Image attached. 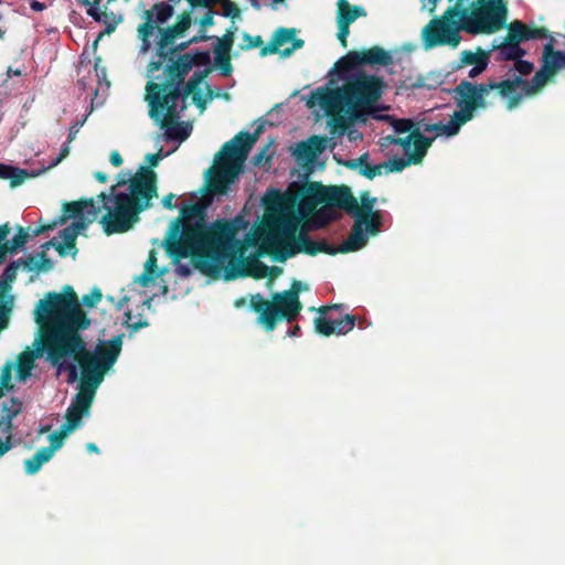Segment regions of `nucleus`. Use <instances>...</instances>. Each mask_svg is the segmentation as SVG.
<instances>
[{
	"label": "nucleus",
	"mask_w": 565,
	"mask_h": 565,
	"mask_svg": "<svg viewBox=\"0 0 565 565\" xmlns=\"http://www.w3.org/2000/svg\"><path fill=\"white\" fill-rule=\"evenodd\" d=\"M241 218L205 221V206L190 203L181 207L180 217L170 226L167 253L175 260L191 257L203 274L218 271L228 258L239 230Z\"/></svg>",
	"instance_id": "1"
},
{
	"label": "nucleus",
	"mask_w": 565,
	"mask_h": 565,
	"mask_svg": "<svg viewBox=\"0 0 565 565\" xmlns=\"http://www.w3.org/2000/svg\"><path fill=\"white\" fill-rule=\"evenodd\" d=\"M55 308L58 313H62L64 331V338L60 341L62 351L54 353L55 359L76 354L78 358H84L86 362L109 371L121 352L124 334L100 343L95 353H92L81 334L82 330L90 326V319L81 307L78 297L71 286H66L64 292L60 294Z\"/></svg>",
	"instance_id": "2"
},
{
	"label": "nucleus",
	"mask_w": 565,
	"mask_h": 565,
	"mask_svg": "<svg viewBox=\"0 0 565 565\" xmlns=\"http://www.w3.org/2000/svg\"><path fill=\"white\" fill-rule=\"evenodd\" d=\"M58 292L50 291L40 300L34 310V320L39 324L40 335L35 341V349H26L17 358V376L19 381H26L35 365V360L46 354V360L60 372L67 371L68 383L78 379V372L74 363L67 362L66 356L55 359L54 353L61 351V339L64 338L62 313L55 308L58 301Z\"/></svg>",
	"instance_id": "3"
},
{
	"label": "nucleus",
	"mask_w": 565,
	"mask_h": 565,
	"mask_svg": "<svg viewBox=\"0 0 565 565\" xmlns=\"http://www.w3.org/2000/svg\"><path fill=\"white\" fill-rule=\"evenodd\" d=\"M111 185L110 193L97 195L107 213L100 218L107 235L125 233L139 221V214L151 206V200L158 196L157 174L147 166H140L129 183V192H116Z\"/></svg>",
	"instance_id": "4"
},
{
	"label": "nucleus",
	"mask_w": 565,
	"mask_h": 565,
	"mask_svg": "<svg viewBox=\"0 0 565 565\" xmlns=\"http://www.w3.org/2000/svg\"><path fill=\"white\" fill-rule=\"evenodd\" d=\"M263 131L258 126L253 134L241 131L233 139L225 142L215 158L216 166L205 173L204 191L211 195L226 194L231 183L239 173L241 164Z\"/></svg>",
	"instance_id": "5"
},
{
	"label": "nucleus",
	"mask_w": 565,
	"mask_h": 565,
	"mask_svg": "<svg viewBox=\"0 0 565 565\" xmlns=\"http://www.w3.org/2000/svg\"><path fill=\"white\" fill-rule=\"evenodd\" d=\"M306 289L299 280H294L290 289L274 292L270 300H266L262 295L256 294L250 297L249 307L258 313L257 323L267 332L276 329L279 321L292 322L302 310V303L299 299V292Z\"/></svg>",
	"instance_id": "6"
},
{
	"label": "nucleus",
	"mask_w": 565,
	"mask_h": 565,
	"mask_svg": "<svg viewBox=\"0 0 565 565\" xmlns=\"http://www.w3.org/2000/svg\"><path fill=\"white\" fill-rule=\"evenodd\" d=\"M174 9L167 2H157L150 9L142 12L141 18L145 20L137 29L138 38L141 40V50L147 52L150 46V38L154 30L159 31V52L162 53L164 47L172 45L175 39L182 36L191 26V12L184 11L179 15L177 23L160 28V24L167 23L173 15Z\"/></svg>",
	"instance_id": "7"
},
{
	"label": "nucleus",
	"mask_w": 565,
	"mask_h": 565,
	"mask_svg": "<svg viewBox=\"0 0 565 565\" xmlns=\"http://www.w3.org/2000/svg\"><path fill=\"white\" fill-rule=\"evenodd\" d=\"M383 87L382 78L362 73L349 81L341 90L335 89L330 93V96L323 95L321 104L327 103V98H331L347 108L351 120H356L361 110L370 108L381 98Z\"/></svg>",
	"instance_id": "8"
},
{
	"label": "nucleus",
	"mask_w": 565,
	"mask_h": 565,
	"mask_svg": "<svg viewBox=\"0 0 565 565\" xmlns=\"http://www.w3.org/2000/svg\"><path fill=\"white\" fill-rule=\"evenodd\" d=\"M302 200L299 203V212L302 215H310L319 204L344 210L348 214L360 215L358 200L348 185H323L320 182H306L301 189Z\"/></svg>",
	"instance_id": "9"
},
{
	"label": "nucleus",
	"mask_w": 565,
	"mask_h": 565,
	"mask_svg": "<svg viewBox=\"0 0 565 565\" xmlns=\"http://www.w3.org/2000/svg\"><path fill=\"white\" fill-rule=\"evenodd\" d=\"M462 31L477 34H491L502 29L508 9L503 0H476L470 10L459 6Z\"/></svg>",
	"instance_id": "10"
},
{
	"label": "nucleus",
	"mask_w": 565,
	"mask_h": 565,
	"mask_svg": "<svg viewBox=\"0 0 565 565\" xmlns=\"http://www.w3.org/2000/svg\"><path fill=\"white\" fill-rule=\"evenodd\" d=\"M316 244L302 232L297 237L291 232H266L260 235L259 254L270 255L274 260L285 263L298 253L316 256L320 249Z\"/></svg>",
	"instance_id": "11"
},
{
	"label": "nucleus",
	"mask_w": 565,
	"mask_h": 565,
	"mask_svg": "<svg viewBox=\"0 0 565 565\" xmlns=\"http://www.w3.org/2000/svg\"><path fill=\"white\" fill-rule=\"evenodd\" d=\"M522 76L519 74L500 82L488 81L480 84L463 79V87L472 94L481 110L491 106L488 96L492 90H495L501 98H505L507 108L512 110L520 105L523 95L526 96V90L529 89V81Z\"/></svg>",
	"instance_id": "12"
},
{
	"label": "nucleus",
	"mask_w": 565,
	"mask_h": 565,
	"mask_svg": "<svg viewBox=\"0 0 565 565\" xmlns=\"http://www.w3.org/2000/svg\"><path fill=\"white\" fill-rule=\"evenodd\" d=\"M459 2L457 0L456 4L448 7L443 15L433 18L423 29L422 38L426 49L459 45L461 40L459 31L462 30L461 20H459Z\"/></svg>",
	"instance_id": "13"
},
{
	"label": "nucleus",
	"mask_w": 565,
	"mask_h": 565,
	"mask_svg": "<svg viewBox=\"0 0 565 565\" xmlns=\"http://www.w3.org/2000/svg\"><path fill=\"white\" fill-rule=\"evenodd\" d=\"M465 86L461 81L454 89L456 94V104L459 110H456L448 124L436 122L424 125L425 132H436L437 136L454 137L459 134L460 128L472 120L477 110H481L475 97Z\"/></svg>",
	"instance_id": "14"
},
{
	"label": "nucleus",
	"mask_w": 565,
	"mask_h": 565,
	"mask_svg": "<svg viewBox=\"0 0 565 565\" xmlns=\"http://www.w3.org/2000/svg\"><path fill=\"white\" fill-rule=\"evenodd\" d=\"M166 79L162 83L148 82L146 86V99L149 104V116H156L157 105L169 104L170 96L178 94V102L181 98V86L184 83V75L178 70L173 62L164 68Z\"/></svg>",
	"instance_id": "15"
},
{
	"label": "nucleus",
	"mask_w": 565,
	"mask_h": 565,
	"mask_svg": "<svg viewBox=\"0 0 565 565\" xmlns=\"http://www.w3.org/2000/svg\"><path fill=\"white\" fill-rule=\"evenodd\" d=\"M178 94L175 93L170 96L169 104H158L156 116L150 117L160 122V127L166 130L168 140L184 141L191 134V127L179 120L182 110L178 108Z\"/></svg>",
	"instance_id": "16"
},
{
	"label": "nucleus",
	"mask_w": 565,
	"mask_h": 565,
	"mask_svg": "<svg viewBox=\"0 0 565 565\" xmlns=\"http://www.w3.org/2000/svg\"><path fill=\"white\" fill-rule=\"evenodd\" d=\"M63 212L64 215L60 218V223L63 224L68 218H74L75 221L68 226L75 230L78 235L97 220L100 207L96 205L93 198L79 199L78 201L65 202Z\"/></svg>",
	"instance_id": "17"
},
{
	"label": "nucleus",
	"mask_w": 565,
	"mask_h": 565,
	"mask_svg": "<svg viewBox=\"0 0 565 565\" xmlns=\"http://www.w3.org/2000/svg\"><path fill=\"white\" fill-rule=\"evenodd\" d=\"M392 63L393 58L390 52L375 45L360 52L350 51L335 63V68L342 72H350L360 65L387 66Z\"/></svg>",
	"instance_id": "18"
},
{
	"label": "nucleus",
	"mask_w": 565,
	"mask_h": 565,
	"mask_svg": "<svg viewBox=\"0 0 565 565\" xmlns=\"http://www.w3.org/2000/svg\"><path fill=\"white\" fill-rule=\"evenodd\" d=\"M22 402L11 397L1 403L0 414V458L15 446L12 420L22 412Z\"/></svg>",
	"instance_id": "19"
},
{
	"label": "nucleus",
	"mask_w": 565,
	"mask_h": 565,
	"mask_svg": "<svg viewBox=\"0 0 565 565\" xmlns=\"http://www.w3.org/2000/svg\"><path fill=\"white\" fill-rule=\"evenodd\" d=\"M237 241L235 239L234 246L228 257V266L225 270V279L232 280L237 277H253L260 279L269 274V267L257 258L239 259L235 256Z\"/></svg>",
	"instance_id": "20"
},
{
	"label": "nucleus",
	"mask_w": 565,
	"mask_h": 565,
	"mask_svg": "<svg viewBox=\"0 0 565 565\" xmlns=\"http://www.w3.org/2000/svg\"><path fill=\"white\" fill-rule=\"evenodd\" d=\"M67 358L73 359L82 369V379L76 394L94 402L96 391L107 371H104L98 365L86 362L84 358H78L76 354H67Z\"/></svg>",
	"instance_id": "21"
},
{
	"label": "nucleus",
	"mask_w": 565,
	"mask_h": 565,
	"mask_svg": "<svg viewBox=\"0 0 565 565\" xmlns=\"http://www.w3.org/2000/svg\"><path fill=\"white\" fill-rule=\"evenodd\" d=\"M92 404L93 401L75 394L65 413V423L63 425L66 427V430L74 431L79 427L83 417L89 415Z\"/></svg>",
	"instance_id": "22"
},
{
	"label": "nucleus",
	"mask_w": 565,
	"mask_h": 565,
	"mask_svg": "<svg viewBox=\"0 0 565 565\" xmlns=\"http://www.w3.org/2000/svg\"><path fill=\"white\" fill-rule=\"evenodd\" d=\"M509 33L511 34V39L519 43L529 40L546 39L548 36L547 29L541 26L531 28L519 20L510 23Z\"/></svg>",
	"instance_id": "23"
},
{
	"label": "nucleus",
	"mask_w": 565,
	"mask_h": 565,
	"mask_svg": "<svg viewBox=\"0 0 565 565\" xmlns=\"http://www.w3.org/2000/svg\"><path fill=\"white\" fill-rule=\"evenodd\" d=\"M435 138L425 137L419 129L412 130L406 137H397L396 146H401L405 153L408 154L411 147L414 146L412 152H417L420 148L423 152V159L425 158L429 147L431 146Z\"/></svg>",
	"instance_id": "24"
},
{
	"label": "nucleus",
	"mask_w": 565,
	"mask_h": 565,
	"mask_svg": "<svg viewBox=\"0 0 565 565\" xmlns=\"http://www.w3.org/2000/svg\"><path fill=\"white\" fill-rule=\"evenodd\" d=\"M297 30L291 28H278L274 34L273 39L276 41L279 47L284 46L286 43L291 42V46L285 47L280 51V54L284 57L290 56L296 50L301 49L305 45V41L302 39L296 38Z\"/></svg>",
	"instance_id": "25"
},
{
	"label": "nucleus",
	"mask_w": 565,
	"mask_h": 565,
	"mask_svg": "<svg viewBox=\"0 0 565 565\" xmlns=\"http://www.w3.org/2000/svg\"><path fill=\"white\" fill-rule=\"evenodd\" d=\"M355 218V223L352 227V232L349 237L339 246L340 253H350L361 249L367 242L366 236L362 228V213L360 215H352Z\"/></svg>",
	"instance_id": "26"
},
{
	"label": "nucleus",
	"mask_w": 565,
	"mask_h": 565,
	"mask_svg": "<svg viewBox=\"0 0 565 565\" xmlns=\"http://www.w3.org/2000/svg\"><path fill=\"white\" fill-rule=\"evenodd\" d=\"M205 74H207V71L204 74L196 72L185 84L183 83V85L181 86V98L183 102L181 110H184L186 108V97L192 94L195 105L201 109L205 108V100L202 99L199 89V85Z\"/></svg>",
	"instance_id": "27"
},
{
	"label": "nucleus",
	"mask_w": 565,
	"mask_h": 565,
	"mask_svg": "<svg viewBox=\"0 0 565 565\" xmlns=\"http://www.w3.org/2000/svg\"><path fill=\"white\" fill-rule=\"evenodd\" d=\"M492 50L499 51V58L501 61H515L526 54V51L520 46V43L511 39L509 32L503 42L498 45L493 44Z\"/></svg>",
	"instance_id": "28"
},
{
	"label": "nucleus",
	"mask_w": 565,
	"mask_h": 565,
	"mask_svg": "<svg viewBox=\"0 0 565 565\" xmlns=\"http://www.w3.org/2000/svg\"><path fill=\"white\" fill-rule=\"evenodd\" d=\"M17 234L11 238V241L4 242V244L0 247V263H2L8 254L15 255L18 254L32 236L29 233V228H24L22 226L17 227Z\"/></svg>",
	"instance_id": "29"
},
{
	"label": "nucleus",
	"mask_w": 565,
	"mask_h": 565,
	"mask_svg": "<svg viewBox=\"0 0 565 565\" xmlns=\"http://www.w3.org/2000/svg\"><path fill=\"white\" fill-rule=\"evenodd\" d=\"M337 23L350 25L358 18L366 15L363 7L351 6L348 0H338Z\"/></svg>",
	"instance_id": "30"
},
{
	"label": "nucleus",
	"mask_w": 565,
	"mask_h": 565,
	"mask_svg": "<svg viewBox=\"0 0 565 565\" xmlns=\"http://www.w3.org/2000/svg\"><path fill=\"white\" fill-rule=\"evenodd\" d=\"M423 161V152L420 148L417 152H411L407 158L394 157L385 162L386 172L396 173L403 171L411 164H419Z\"/></svg>",
	"instance_id": "31"
},
{
	"label": "nucleus",
	"mask_w": 565,
	"mask_h": 565,
	"mask_svg": "<svg viewBox=\"0 0 565 565\" xmlns=\"http://www.w3.org/2000/svg\"><path fill=\"white\" fill-rule=\"evenodd\" d=\"M32 175L33 174L29 173L24 169L0 163V179L9 180L11 188L21 185L29 177Z\"/></svg>",
	"instance_id": "32"
},
{
	"label": "nucleus",
	"mask_w": 565,
	"mask_h": 565,
	"mask_svg": "<svg viewBox=\"0 0 565 565\" xmlns=\"http://www.w3.org/2000/svg\"><path fill=\"white\" fill-rule=\"evenodd\" d=\"M21 263L29 271H49L53 267L52 260L47 257L44 250L36 255L26 256V258L21 259Z\"/></svg>",
	"instance_id": "33"
},
{
	"label": "nucleus",
	"mask_w": 565,
	"mask_h": 565,
	"mask_svg": "<svg viewBox=\"0 0 565 565\" xmlns=\"http://www.w3.org/2000/svg\"><path fill=\"white\" fill-rule=\"evenodd\" d=\"M554 75L547 63L544 62V65L541 70H539L534 77L532 78V82H529V89L526 90V96H533L537 94L551 79V77Z\"/></svg>",
	"instance_id": "34"
},
{
	"label": "nucleus",
	"mask_w": 565,
	"mask_h": 565,
	"mask_svg": "<svg viewBox=\"0 0 565 565\" xmlns=\"http://www.w3.org/2000/svg\"><path fill=\"white\" fill-rule=\"evenodd\" d=\"M543 58L554 74L559 68H565V53L562 51H554L552 41L544 46Z\"/></svg>",
	"instance_id": "35"
},
{
	"label": "nucleus",
	"mask_w": 565,
	"mask_h": 565,
	"mask_svg": "<svg viewBox=\"0 0 565 565\" xmlns=\"http://www.w3.org/2000/svg\"><path fill=\"white\" fill-rule=\"evenodd\" d=\"M52 457L53 456L44 448L39 449L31 458L24 460L25 472L28 475H35Z\"/></svg>",
	"instance_id": "36"
},
{
	"label": "nucleus",
	"mask_w": 565,
	"mask_h": 565,
	"mask_svg": "<svg viewBox=\"0 0 565 565\" xmlns=\"http://www.w3.org/2000/svg\"><path fill=\"white\" fill-rule=\"evenodd\" d=\"M483 60L486 62L490 61V51H484L480 47L477 49V52L469 50L462 51L460 53V64L458 65V68L463 65H477Z\"/></svg>",
	"instance_id": "37"
},
{
	"label": "nucleus",
	"mask_w": 565,
	"mask_h": 565,
	"mask_svg": "<svg viewBox=\"0 0 565 565\" xmlns=\"http://www.w3.org/2000/svg\"><path fill=\"white\" fill-rule=\"evenodd\" d=\"M294 154L298 162L302 163L303 166L312 164L317 159L315 152L311 150L307 141L299 142L294 151Z\"/></svg>",
	"instance_id": "38"
},
{
	"label": "nucleus",
	"mask_w": 565,
	"mask_h": 565,
	"mask_svg": "<svg viewBox=\"0 0 565 565\" xmlns=\"http://www.w3.org/2000/svg\"><path fill=\"white\" fill-rule=\"evenodd\" d=\"M70 433H72V430H66V427L62 425L60 431H54L50 435V446L43 448L53 456L54 452L63 446L64 439Z\"/></svg>",
	"instance_id": "39"
},
{
	"label": "nucleus",
	"mask_w": 565,
	"mask_h": 565,
	"mask_svg": "<svg viewBox=\"0 0 565 565\" xmlns=\"http://www.w3.org/2000/svg\"><path fill=\"white\" fill-rule=\"evenodd\" d=\"M362 220V225H365V230L370 235H375L380 232L382 225V216L379 211H375L373 214L363 215L360 218Z\"/></svg>",
	"instance_id": "40"
},
{
	"label": "nucleus",
	"mask_w": 565,
	"mask_h": 565,
	"mask_svg": "<svg viewBox=\"0 0 565 565\" xmlns=\"http://www.w3.org/2000/svg\"><path fill=\"white\" fill-rule=\"evenodd\" d=\"M355 316L347 313L343 318L332 320L334 322L335 334H347L355 326Z\"/></svg>",
	"instance_id": "41"
},
{
	"label": "nucleus",
	"mask_w": 565,
	"mask_h": 565,
	"mask_svg": "<svg viewBox=\"0 0 565 565\" xmlns=\"http://www.w3.org/2000/svg\"><path fill=\"white\" fill-rule=\"evenodd\" d=\"M313 323L317 333L323 337H330L331 334H334V322H332V320H329L323 316H319L315 318Z\"/></svg>",
	"instance_id": "42"
},
{
	"label": "nucleus",
	"mask_w": 565,
	"mask_h": 565,
	"mask_svg": "<svg viewBox=\"0 0 565 565\" xmlns=\"http://www.w3.org/2000/svg\"><path fill=\"white\" fill-rule=\"evenodd\" d=\"M214 54H215L214 62H215V65L218 67L221 75L224 77L231 76V74L233 72V67H232V63H231V54H224V53H220V52H216Z\"/></svg>",
	"instance_id": "43"
},
{
	"label": "nucleus",
	"mask_w": 565,
	"mask_h": 565,
	"mask_svg": "<svg viewBox=\"0 0 565 565\" xmlns=\"http://www.w3.org/2000/svg\"><path fill=\"white\" fill-rule=\"evenodd\" d=\"M234 44V33L232 30H227L226 33L218 39L214 53L220 52L224 54H231V50Z\"/></svg>",
	"instance_id": "44"
},
{
	"label": "nucleus",
	"mask_w": 565,
	"mask_h": 565,
	"mask_svg": "<svg viewBox=\"0 0 565 565\" xmlns=\"http://www.w3.org/2000/svg\"><path fill=\"white\" fill-rule=\"evenodd\" d=\"M175 66H178V70L181 71V74L184 76L192 70L195 60L190 53H185L183 55H180L177 60H174V56H172V61Z\"/></svg>",
	"instance_id": "45"
},
{
	"label": "nucleus",
	"mask_w": 565,
	"mask_h": 565,
	"mask_svg": "<svg viewBox=\"0 0 565 565\" xmlns=\"http://www.w3.org/2000/svg\"><path fill=\"white\" fill-rule=\"evenodd\" d=\"M391 126L396 134H411L412 130L418 129L415 127V122L409 118H394L391 121Z\"/></svg>",
	"instance_id": "46"
},
{
	"label": "nucleus",
	"mask_w": 565,
	"mask_h": 565,
	"mask_svg": "<svg viewBox=\"0 0 565 565\" xmlns=\"http://www.w3.org/2000/svg\"><path fill=\"white\" fill-rule=\"evenodd\" d=\"M156 55L158 56V60H152L149 64H148V72L149 73H154V72H158L162 68V65L166 61H172V56H169L168 53H167V47H164L163 52L160 53L159 52V45L157 44V51H156Z\"/></svg>",
	"instance_id": "47"
},
{
	"label": "nucleus",
	"mask_w": 565,
	"mask_h": 565,
	"mask_svg": "<svg viewBox=\"0 0 565 565\" xmlns=\"http://www.w3.org/2000/svg\"><path fill=\"white\" fill-rule=\"evenodd\" d=\"M315 212L317 220L319 221V226H323L332 221H337L340 216L339 213L327 207H320L317 211L315 210Z\"/></svg>",
	"instance_id": "48"
},
{
	"label": "nucleus",
	"mask_w": 565,
	"mask_h": 565,
	"mask_svg": "<svg viewBox=\"0 0 565 565\" xmlns=\"http://www.w3.org/2000/svg\"><path fill=\"white\" fill-rule=\"evenodd\" d=\"M360 199H361V205L359 204V206H360V211L363 215L367 216L369 214L375 213V211H373L375 202H376L375 198L371 196L370 193L367 191H365V192L361 193Z\"/></svg>",
	"instance_id": "49"
},
{
	"label": "nucleus",
	"mask_w": 565,
	"mask_h": 565,
	"mask_svg": "<svg viewBox=\"0 0 565 565\" xmlns=\"http://www.w3.org/2000/svg\"><path fill=\"white\" fill-rule=\"evenodd\" d=\"M60 236L63 238L64 243L66 244L67 248H74L73 256L76 255L77 248H76V238L77 234L75 230H73L70 226H66L63 228L60 233Z\"/></svg>",
	"instance_id": "50"
},
{
	"label": "nucleus",
	"mask_w": 565,
	"mask_h": 565,
	"mask_svg": "<svg viewBox=\"0 0 565 565\" xmlns=\"http://www.w3.org/2000/svg\"><path fill=\"white\" fill-rule=\"evenodd\" d=\"M100 1L102 0H78V2H81L83 6L87 7V15L94 19L95 21L102 20V14L99 11Z\"/></svg>",
	"instance_id": "51"
},
{
	"label": "nucleus",
	"mask_w": 565,
	"mask_h": 565,
	"mask_svg": "<svg viewBox=\"0 0 565 565\" xmlns=\"http://www.w3.org/2000/svg\"><path fill=\"white\" fill-rule=\"evenodd\" d=\"M11 305L4 300V295L0 294V332L8 327Z\"/></svg>",
	"instance_id": "52"
},
{
	"label": "nucleus",
	"mask_w": 565,
	"mask_h": 565,
	"mask_svg": "<svg viewBox=\"0 0 565 565\" xmlns=\"http://www.w3.org/2000/svg\"><path fill=\"white\" fill-rule=\"evenodd\" d=\"M100 14L102 20L99 22H103L105 24V33H113L116 30L118 23L120 22V19H117V17L113 12H100Z\"/></svg>",
	"instance_id": "53"
},
{
	"label": "nucleus",
	"mask_w": 565,
	"mask_h": 565,
	"mask_svg": "<svg viewBox=\"0 0 565 565\" xmlns=\"http://www.w3.org/2000/svg\"><path fill=\"white\" fill-rule=\"evenodd\" d=\"M11 380H12V363L7 362L6 365H3V367L1 369L0 386L4 387L7 390H11L13 387Z\"/></svg>",
	"instance_id": "54"
},
{
	"label": "nucleus",
	"mask_w": 565,
	"mask_h": 565,
	"mask_svg": "<svg viewBox=\"0 0 565 565\" xmlns=\"http://www.w3.org/2000/svg\"><path fill=\"white\" fill-rule=\"evenodd\" d=\"M386 171L385 162L374 166L365 167L363 170H360L359 173L365 177L369 180H373L375 177L381 175L382 171Z\"/></svg>",
	"instance_id": "55"
},
{
	"label": "nucleus",
	"mask_w": 565,
	"mask_h": 565,
	"mask_svg": "<svg viewBox=\"0 0 565 565\" xmlns=\"http://www.w3.org/2000/svg\"><path fill=\"white\" fill-rule=\"evenodd\" d=\"M103 294L99 288H94L90 294L84 295L82 303L88 308L95 307L102 300Z\"/></svg>",
	"instance_id": "56"
},
{
	"label": "nucleus",
	"mask_w": 565,
	"mask_h": 565,
	"mask_svg": "<svg viewBox=\"0 0 565 565\" xmlns=\"http://www.w3.org/2000/svg\"><path fill=\"white\" fill-rule=\"evenodd\" d=\"M513 70L519 72L520 75H529L534 70V65L533 63L519 57L514 61V65L510 68V72Z\"/></svg>",
	"instance_id": "57"
},
{
	"label": "nucleus",
	"mask_w": 565,
	"mask_h": 565,
	"mask_svg": "<svg viewBox=\"0 0 565 565\" xmlns=\"http://www.w3.org/2000/svg\"><path fill=\"white\" fill-rule=\"evenodd\" d=\"M311 150L315 152V156L318 157L326 148V138L320 136H312L308 140Z\"/></svg>",
	"instance_id": "58"
},
{
	"label": "nucleus",
	"mask_w": 565,
	"mask_h": 565,
	"mask_svg": "<svg viewBox=\"0 0 565 565\" xmlns=\"http://www.w3.org/2000/svg\"><path fill=\"white\" fill-rule=\"evenodd\" d=\"M18 265L17 263H11L3 271V279L1 281V286L3 289L9 286L10 282H12L15 278Z\"/></svg>",
	"instance_id": "59"
},
{
	"label": "nucleus",
	"mask_w": 565,
	"mask_h": 565,
	"mask_svg": "<svg viewBox=\"0 0 565 565\" xmlns=\"http://www.w3.org/2000/svg\"><path fill=\"white\" fill-rule=\"evenodd\" d=\"M245 45L243 46L245 50H250L255 47H259L263 45V39L260 35L252 36L247 33L244 34Z\"/></svg>",
	"instance_id": "60"
},
{
	"label": "nucleus",
	"mask_w": 565,
	"mask_h": 565,
	"mask_svg": "<svg viewBox=\"0 0 565 565\" xmlns=\"http://www.w3.org/2000/svg\"><path fill=\"white\" fill-rule=\"evenodd\" d=\"M338 24V39L341 43V45L343 47H347L348 46V41H347V38L350 33V25H345V24H342V23H337Z\"/></svg>",
	"instance_id": "61"
},
{
	"label": "nucleus",
	"mask_w": 565,
	"mask_h": 565,
	"mask_svg": "<svg viewBox=\"0 0 565 565\" xmlns=\"http://www.w3.org/2000/svg\"><path fill=\"white\" fill-rule=\"evenodd\" d=\"M157 257H156V253L154 250H151L149 256H148V259L145 264V270L148 271V273H151L156 276H158V273H157Z\"/></svg>",
	"instance_id": "62"
},
{
	"label": "nucleus",
	"mask_w": 565,
	"mask_h": 565,
	"mask_svg": "<svg viewBox=\"0 0 565 565\" xmlns=\"http://www.w3.org/2000/svg\"><path fill=\"white\" fill-rule=\"evenodd\" d=\"M319 249V253H326L329 255H335L337 253H340L339 246L334 247L332 245H329L326 241L317 242L316 244Z\"/></svg>",
	"instance_id": "63"
},
{
	"label": "nucleus",
	"mask_w": 565,
	"mask_h": 565,
	"mask_svg": "<svg viewBox=\"0 0 565 565\" xmlns=\"http://www.w3.org/2000/svg\"><path fill=\"white\" fill-rule=\"evenodd\" d=\"M278 52H280L279 46L276 43V41L271 38L270 42L266 46H263L260 49L259 54H260V56H267L269 54H275Z\"/></svg>",
	"instance_id": "64"
}]
</instances>
